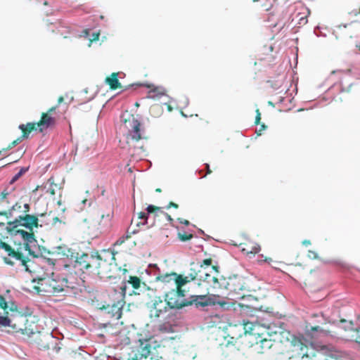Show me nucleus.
I'll return each mask as SVG.
<instances>
[{
    "instance_id": "obj_23",
    "label": "nucleus",
    "mask_w": 360,
    "mask_h": 360,
    "mask_svg": "<svg viewBox=\"0 0 360 360\" xmlns=\"http://www.w3.org/2000/svg\"><path fill=\"white\" fill-rule=\"evenodd\" d=\"M191 298L192 300L190 302H192V304L195 302L197 306L205 307L212 303L211 298L207 295H192Z\"/></svg>"
},
{
    "instance_id": "obj_45",
    "label": "nucleus",
    "mask_w": 360,
    "mask_h": 360,
    "mask_svg": "<svg viewBox=\"0 0 360 360\" xmlns=\"http://www.w3.org/2000/svg\"><path fill=\"white\" fill-rule=\"evenodd\" d=\"M156 89L149 91L148 98H154L155 97Z\"/></svg>"
},
{
    "instance_id": "obj_25",
    "label": "nucleus",
    "mask_w": 360,
    "mask_h": 360,
    "mask_svg": "<svg viewBox=\"0 0 360 360\" xmlns=\"http://www.w3.org/2000/svg\"><path fill=\"white\" fill-rule=\"evenodd\" d=\"M37 122H28L26 124H20L19 129L22 131V138H27L29 134L34 130L37 129Z\"/></svg>"
},
{
    "instance_id": "obj_22",
    "label": "nucleus",
    "mask_w": 360,
    "mask_h": 360,
    "mask_svg": "<svg viewBox=\"0 0 360 360\" xmlns=\"http://www.w3.org/2000/svg\"><path fill=\"white\" fill-rule=\"evenodd\" d=\"M57 33L63 36L64 38H68V34L71 33L70 26L63 20H59L56 22Z\"/></svg>"
},
{
    "instance_id": "obj_20",
    "label": "nucleus",
    "mask_w": 360,
    "mask_h": 360,
    "mask_svg": "<svg viewBox=\"0 0 360 360\" xmlns=\"http://www.w3.org/2000/svg\"><path fill=\"white\" fill-rule=\"evenodd\" d=\"M127 283L130 284L134 288V293L136 295L140 294V292L138 290L141 288L142 285L143 288H144L146 286V284L141 282L140 278L136 276H130Z\"/></svg>"
},
{
    "instance_id": "obj_17",
    "label": "nucleus",
    "mask_w": 360,
    "mask_h": 360,
    "mask_svg": "<svg viewBox=\"0 0 360 360\" xmlns=\"http://www.w3.org/2000/svg\"><path fill=\"white\" fill-rule=\"evenodd\" d=\"M146 210L149 214H153V219L158 217L165 219L170 222L173 221L172 217L168 213L163 211L162 208L160 207L150 205L147 207Z\"/></svg>"
},
{
    "instance_id": "obj_48",
    "label": "nucleus",
    "mask_w": 360,
    "mask_h": 360,
    "mask_svg": "<svg viewBox=\"0 0 360 360\" xmlns=\"http://www.w3.org/2000/svg\"><path fill=\"white\" fill-rule=\"evenodd\" d=\"M58 108V105H56V106H53L51 108H50L47 112H46V113L51 115L52 116L53 113L56 111V110Z\"/></svg>"
},
{
    "instance_id": "obj_60",
    "label": "nucleus",
    "mask_w": 360,
    "mask_h": 360,
    "mask_svg": "<svg viewBox=\"0 0 360 360\" xmlns=\"http://www.w3.org/2000/svg\"><path fill=\"white\" fill-rule=\"evenodd\" d=\"M358 339H359V337H356V342L360 344V338H359V340H358Z\"/></svg>"
},
{
    "instance_id": "obj_9",
    "label": "nucleus",
    "mask_w": 360,
    "mask_h": 360,
    "mask_svg": "<svg viewBox=\"0 0 360 360\" xmlns=\"http://www.w3.org/2000/svg\"><path fill=\"white\" fill-rule=\"evenodd\" d=\"M126 288L127 286L124 283L120 287V292H117L115 291L112 302L101 308V309H105L106 313L115 320H118L122 317V309L125 304Z\"/></svg>"
},
{
    "instance_id": "obj_55",
    "label": "nucleus",
    "mask_w": 360,
    "mask_h": 360,
    "mask_svg": "<svg viewBox=\"0 0 360 360\" xmlns=\"http://www.w3.org/2000/svg\"><path fill=\"white\" fill-rule=\"evenodd\" d=\"M38 345L41 347H43V348H49V345L47 344H44V343H41V342H38Z\"/></svg>"
},
{
    "instance_id": "obj_16",
    "label": "nucleus",
    "mask_w": 360,
    "mask_h": 360,
    "mask_svg": "<svg viewBox=\"0 0 360 360\" xmlns=\"http://www.w3.org/2000/svg\"><path fill=\"white\" fill-rule=\"evenodd\" d=\"M167 305V302L163 301L160 297H155L150 310L151 316L159 317L162 314L166 312Z\"/></svg>"
},
{
    "instance_id": "obj_49",
    "label": "nucleus",
    "mask_w": 360,
    "mask_h": 360,
    "mask_svg": "<svg viewBox=\"0 0 360 360\" xmlns=\"http://www.w3.org/2000/svg\"><path fill=\"white\" fill-rule=\"evenodd\" d=\"M23 208H24L23 212H25V214H28V212L30 210V205L27 203H25L23 205Z\"/></svg>"
},
{
    "instance_id": "obj_29",
    "label": "nucleus",
    "mask_w": 360,
    "mask_h": 360,
    "mask_svg": "<svg viewBox=\"0 0 360 360\" xmlns=\"http://www.w3.org/2000/svg\"><path fill=\"white\" fill-rule=\"evenodd\" d=\"M8 303L6 302L4 297L0 295V309L3 311L1 316H6L8 314Z\"/></svg>"
},
{
    "instance_id": "obj_21",
    "label": "nucleus",
    "mask_w": 360,
    "mask_h": 360,
    "mask_svg": "<svg viewBox=\"0 0 360 360\" xmlns=\"http://www.w3.org/2000/svg\"><path fill=\"white\" fill-rule=\"evenodd\" d=\"M40 218H42V219L44 218L45 220H43V224L44 225H56L57 222L61 223L62 221L58 217L54 216L51 212L47 213H40L39 214Z\"/></svg>"
},
{
    "instance_id": "obj_52",
    "label": "nucleus",
    "mask_w": 360,
    "mask_h": 360,
    "mask_svg": "<svg viewBox=\"0 0 360 360\" xmlns=\"http://www.w3.org/2000/svg\"><path fill=\"white\" fill-rule=\"evenodd\" d=\"M46 192L50 193L51 195H54L56 194L55 189L53 188L52 186H51V187L48 188Z\"/></svg>"
},
{
    "instance_id": "obj_3",
    "label": "nucleus",
    "mask_w": 360,
    "mask_h": 360,
    "mask_svg": "<svg viewBox=\"0 0 360 360\" xmlns=\"http://www.w3.org/2000/svg\"><path fill=\"white\" fill-rule=\"evenodd\" d=\"M120 129L126 132L125 142L131 155H140L145 151L143 140L146 136L141 122L133 115H129L123 120Z\"/></svg>"
},
{
    "instance_id": "obj_19",
    "label": "nucleus",
    "mask_w": 360,
    "mask_h": 360,
    "mask_svg": "<svg viewBox=\"0 0 360 360\" xmlns=\"http://www.w3.org/2000/svg\"><path fill=\"white\" fill-rule=\"evenodd\" d=\"M261 250L260 245L254 242H248L244 243L241 248V251L246 255H255Z\"/></svg>"
},
{
    "instance_id": "obj_10",
    "label": "nucleus",
    "mask_w": 360,
    "mask_h": 360,
    "mask_svg": "<svg viewBox=\"0 0 360 360\" xmlns=\"http://www.w3.org/2000/svg\"><path fill=\"white\" fill-rule=\"evenodd\" d=\"M186 291L182 287L176 286L165 295V301L171 309H181L184 307L191 305L192 302L186 298Z\"/></svg>"
},
{
    "instance_id": "obj_28",
    "label": "nucleus",
    "mask_w": 360,
    "mask_h": 360,
    "mask_svg": "<svg viewBox=\"0 0 360 360\" xmlns=\"http://www.w3.org/2000/svg\"><path fill=\"white\" fill-rule=\"evenodd\" d=\"M259 341L261 344V347L263 349L264 353H265L267 350L271 348L273 346V342L271 340L266 338H261L259 337Z\"/></svg>"
},
{
    "instance_id": "obj_11",
    "label": "nucleus",
    "mask_w": 360,
    "mask_h": 360,
    "mask_svg": "<svg viewBox=\"0 0 360 360\" xmlns=\"http://www.w3.org/2000/svg\"><path fill=\"white\" fill-rule=\"evenodd\" d=\"M257 325H253L252 323L247 322L244 323V329L245 333L248 335L245 336V341L249 345V353L253 355L264 354L263 349L261 347L259 339L256 338L258 333L255 331Z\"/></svg>"
},
{
    "instance_id": "obj_63",
    "label": "nucleus",
    "mask_w": 360,
    "mask_h": 360,
    "mask_svg": "<svg viewBox=\"0 0 360 360\" xmlns=\"http://www.w3.org/2000/svg\"><path fill=\"white\" fill-rule=\"evenodd\" d=\"M4 225H5L4 222H0V226H4Z\"/></svg>"
},
{
    "instance_id": "obj_57",
    "label": "nucleus",
    "mask_w": 360,
    "mask_h": 360,
    "mask_svg": "<svg viewBox=\"0 0 360 360\" xmlns=\"http://www.w3.org/2000/svg\"><path fill=\"white\" fill-rule=\"evenodd\" d=\"M64 101L63 96H60L58 99V106L59 104H60Z\"/></svg>"
},
{
    "instance_id": "obj_36",
    "label": "nucleus",
    "mask_w": 360,
    "mask_h": 360,
    "mask_svg": "<svg viewBox=\"0 0 360 360\" xmlns=\"http://www.w3.org/2000/svg\"><path fill=\"white\" fill-rule=\"evenodd\" d=\"M27 171V168L22 167L19 172L14 175V176L11 180V184H13L23 174H25Z\"/></svg>"
},
{
    "instance_id": "obj_46",
    "label": "nucleus",
    "mask_w": 360,
    "mask_h": 360,
    "mask_svg": "<svg viewBox=\"0 0 360 360\" xmlns=\"http://www.w3.org/2000/svg\"><path fill=\"white\" fill-rule=\"evenodd\" d=\"M102 252L103 253H109L110 255H111V259L115 260V252L113 250H103L102 251Z\"/></svg>"
},
{
    "instance_id": "obj_58",
    "label": "nucleus",
    "mask_w": 360,
    "mask_h": 360,
    "mask_svg": "<svg viewBox=\"0 0 360 360\" xmlns=\"http://www.w3.org/2000/svg\"><path fill=\"white\" fill-rule=\"evenodd\" d=\"M302 244L304 245H309L311 244V242L310 240H305L302 242Z\"/></svg>"
},
{
    "instance_id": "obj_13",
    "label": "nucleus",
    "mask_w": 360,
    "mask_h": 360,
    "mask_svg": "<svg viewBox=\"0 0 360 360\" xmlns=\"http://www.w3.org/2000/svg\"><path fill=\"white\" fill-rule=\"evenodd\" d=\"M291 345L295 347L293 351H297V352L290 356L288 360H310V356L307 352L308 347L302 342L301 339L292 335Z\"/></svg>"
},
{
    "instance_id": "obj_4",
    "label": "nucleus",
    "mask_w": 360,
    "mask_h": 360,
    "mask_svg": "<svg viewBox=\"0 0 360 360\" xmlns=\"http://www.w3.org/2000/svg\"><path fill=\"white\" fill-rule=\"evenodd\" d=\"M114 212L112 210H104L101 207L94 210L91 217L86 218L89 234L98 238L103 233H108L112 226Z\"/></svg>"
},
{
    "instance_id": "obj_44",
    "label": "nucleus",
    "mask_w": 360,
    "mask_h": 360,
    "mask_svg": "<svg viewBox=\"0 0 360 360\" xmlns=\"http://www.w3.org/2000/svg\"><path fill=\"white\" fill-rule=\"evenodd\" d=\"M212 259L211 258H208V259H205L202 264H200V266H202L203 265H205V266H210L211 264H212Z\"/></svg>"
},
{
    "instance_id": "obj_31",
    "label": "nucleus",
    "mask_w": 360,
    "mask_h": 360,
    "mask_svg": "<svg viewBox=\"0 0 360 360\" xmlns=\"http://www.w3.org/2000/svg\"><path fill=\"white\" fill-rule=\"evenodd\" d=\"M18 208H21V205L19 203H15L12 206V209L8 211L0 212V216H5L6 219H9L12 217V210H15Z\"/></svg>"
},
{
    "instance_id": "obj_27",
    "label": "nucleus",
    "mask_w": 360,
    "mask_h": 360,
    "mask_svg": "<svg viewBox=\"0 0 360 360\" xmlns=\"http://www.w3.org/2000/svg\"><path fill=\"white\" fill-rule=\"evenodd\" d=\"M304 271V269L302 266V265H295L290 269V272L291 274L290 276L295 280L296 278H300Z\"/></svg>"
},
{
    "instance_id": "obj_2",
    "label": "nucleus",
    "mask_w": 360,
    "mask_h": 360,
    "mask_svg": "<svg viewBox=\"0 0 360 360\" xmlns=\"http://www.w3.org/2000/svg\"><path fill=\"white\" fill-rule=\"evenodd\" d=\"M11 314L6 316H1L0 311V326L11 327L15 332L21 333L29 337L37 335L36 340L39 339L41 341V334L39 327L33 319H29L22 312L18 311L17 306L13 303L9 308Z\"/></svg>"
},
{
    "instance_id": "obj_64",
    "label": "nucleus",
    "mask_w": 360,
    "mask_h": 360,
    "mask_svg": "<svg viewBox=\"0 0 360 360\" xmlns=\"http://www.w3.org/2000/svg\"><path fill=\"white\" fill-rule=\"evenodd\" d=\"M359 50L360 51V45L359 46H357Z\"/></svg>"
},
{
    "instance_id": "obj_41",
    "label": "nucleus",
    "mask_w": 360,
    "mask_h": 360,
    "mask_svg": "<svg viewBox=\"0 0 360 360\" xmlns=\"http://www.w3.org/2000/svg\"><path fill=\"white\" fill-rule=\"evenodd\" d=\"M23 139L22 137H19L17 139L13 141L7 148H4L3 150H8L9 149H11L12 148H13L14 146H15L16 145H18L20 142L22 141Z\"/></svg>"
},
{
    "instance_id": "obj_32",
    "label": "nucleus",
    "mask_w": 360,
    "mask_h": 360,
    "mask_svg": "<svg viewBox=\"0 0 360 360\" xmlns=\"http://www.w3.org/2000/svg\"><path fill=\"white\" fill-rule=\"evenodd\" d=\"M177 236L178 238L182 242L188 241L193 238V235L192 233H186L181 232H178Z\"/></svg>"
},
{
    "instance_id": "obj_56",
    "label": "nucleus",
    "mask_w": 360,
    "mask_h": 360,
    "mask_svg": "<svg viewBox=\"0 0 360 360\" xmlns=\"http://www.w3.org/2000/svg\"><path fill=\"white\" fill-rule=\"evenodd\" d=\"M104 328H106L107 331H108L109 329L112 328V326L110 323H106V324H104Z\"/></svg>"
},
{
    "instance_id": "obj_1",
    "label": "nucleus",
    "mask_w": 360,
    "mask_h": 360,
    "mask_svg": "<svg viewBox=\"0 0 360 360\" xmlns=\"http://www.w3.org/2000/svg\"><path fill=\"white\" fill-rule=\"evenodd\" d=\"M75 266L80 271L88 274H96L108 278H121L125 277L128 270L126 265L118 267L117 264L108 263L98 250H91L89 253H77L75 257Z\"/></svg>"
},
{
    "instance_id": "obj_39",
    "label": "nucleus",
    "mask_w": 360,
    "mask_h": 360,
    "mask_svg": "<svg viewBox=\"0 0 360 360\" xmlns=\"http://www.w3.org/2000/svg\"><path fill=\"white\" fill-rule=\"evenodd\" d=\"M23 139L22 137H19L17 139L13 141L7 148H4L3 150H8L9 149H11L12 148H13L14 146H15L16 145H18L20 142L22 141Z\"/></svg>"
},
{
    "instance_id": "obj_50",
    "label": "nucleus",
    "mask_w": 360,
    "mask_h": 360,
    "mask_svg": "<svg viewBox=\"0 0 360 360\" xmlns=\"http://www.w3.org/2000/svg\"><path fill=\"white\" fill-rule=\"evenodd\" d=\"M178 221L182 224H184L186 226H188L190 224V222L187 219H182V218H178Z\"/></svg>"
},
{
    "instance_id": "obj_33",
    "label": "nucleus",
    "mask_w": 360,
    "mask_h": 360,
    "mask_svg": "<svg viewBox=\"0 0 360 360\" xmlns=\"http://www.w3.org/2000/svg\"><path fill=\"white\" fill-rule=\"evenodd\" d=\"M10 193L7 190H4L0 193V204L9 203Z\"/></svg>"
},
{
    "instance_id": "obj_34",
    "label": "nucleus",
    "mask_w": 360,
    "mask_h": 360,
    "mask_svg": "<svg viewBox=\"0 0 360 360\" xmlns=\"http://www.w3.org/2000/svg\"><path fill=\"white\" fill-rule=\"evenodd\" d=\"M329 357L335 360H342L346 356L342 352L335 351L330 353Z\"/></svg>"
},
{
    "instance_id": "obj_61",
    "label": "nucleus",
    "mask_w": 360,
    "mask_h": 360,
    "mask_svg": "<svg viewBox=\"0 0 360 360\" xmlns=\"http://www.w3.org/2000/svg\"><path fill=\"white\" fill-rule=\"evenodd\" d=\"M155 191L158 192V193H160L162 191V190L158 188L155 189Z\"/></svg>"
},
{
    "instance_id": "obj_47",
    "label": "nucleus",
    "mask_w": 360,
    "mask_h": 360,
    "mask_svg": "<svg viewBox=\"0 0 360 360\" xmlns=\"http://www.w3.org/2000/svg\"><path fill=\"white\" fill-rule=\"evenodd\" d=\"M308 255L312 259H316L318 257L317 253L314 251H309Z\"/></svg>"
},
{
    "instance_id": "obj_6",
    "label": "nucleus",
    "mask_w": 360,
    "mask_h": 360,
    "mask_svg": "<svg viewBox=\"0 0 360 360\" xmlns=\"http://www.w3.org/2000/svg\"><path fill=\"white\" fill-rule=\"evenodd\" d=\"M0 249L4 250L7 254V256L4 257L3 259L6 264L11 266L18 265L30 273L34 271L33 269L34 262L25 255V250L22 246L15 249L10 245L0 240Z\"/></svg>"
},
{
    "instance_id": "obj_7",
    "label": "nucleus",
    "mask_w": 360,
    "mask_h": 360,
    "mask_svg": "<svg viewBox=\"0 0 360 360\" xmlns=\"http://www.w3.org/2000/svg\"><path fill=\"white\" fill-rule=\"evenodd\" d=\"M38 284L35 289L38 292H42L46 296H57L60 294L65 295L70 290L75 288L74 286L69 285L66 278H44L39 279Z\"/></svg>"
},
{
    "instance_id": "obj_40",
    "label": "nucleus",
    "mask_w": 360,
    "mask_h": 360,
    "mask_svg": "<svg viewBox=\"0 0 360 360\" xmlns=\"http://www.w3.org/2000/svg\"><path fill=\"white\" fill-rule=\"evenodd\" d=\"M23 139L22 137H19L17 139L13 141L7 148H4L3 150H8L9 149H11L12 148H13L14 146H15L16 145H18L20 142L22 141Z\"/></svg>"
},
{
    "instance_id": "obj_38",
    "label": "nucleus",
    "mask_w": 360,
    "mask_h": 360,
    "mask_svg": "<svg viewBox=\"0 0 360 360\" xmlns=\"http://www.w3.org/2000/svg\"><path fill=\"white\" fill-rule=\"evenodd\" d=\"M324 331L325 330L320 326H310V328L307 329V332L309 333H312L313 332L323 333Z\"/></svg>"
},
{
    "instance_id": "obj_62",
    "label": "nucleus",
    "mask_w": 360,
    "mask_h": 360,
    "mask_svg": "<svg viewBox=\"0 0 360 360\" xmlns=\"http://www.w3.org/2000/svg\"><path fill=\"white\" fill-rule=\"evenodd\" d=\"M43 4H44V5H45V6L48 5V2H47L46 1H44V3H43Z\"/></svg>"
},
{
    "instance_id": "obj_8",
    "label": "nucleus",
    "mask_w": 360,
    "mask_h": 360,
    "mask_svg": "<svg viewBox=\"0 0 360 360\" xmlns=\"http://www.w3.org/2000/svg\"><path fill=\"white\" fill-rule=\"evenodd\" d=\"M6 230L11 233L19 226L25 227L28 231H33L34 228L41 227L43 226V219L39 214H25L16 217L13 221L6 222Z\"/></svg>"
},
{
    "instance_id": "obj_30",
    "label": "nucleus",
    "mask_w": 360,
    "mask_h": 360,
    "mask_svg": "<svg viewBox=\"0 0 360 360\" xmlns=\"http://www.w3.org/2000/svg\"><path fill=\"white\" fill-rule=\"evenodd\" d=\"M131 237V233L127 232L124 235L120 237L113 244L114 246H119L122 245L126 240Z\"/></svg>"
},
{
    "instance_id": "obj_43",
    "label": "nucleus",
    "mask_w": 360,
    "mask_h": 360,
    "mask_svg": "<svg viewBox=\"0 0 360 360\" xmlns=\"http://www.w3.org/2000/svg\"><path fill=\"white\" fill-rule=\"evenodd\" d=\"M161 110V107L158 105H154L150 107V112L153 113V112L157 111L159 112Z\"/></svg>"
},
{
    "instance_id": "obj_26",
    "label": "nucleus",
    "mask_w": 360,
    "mask_h": 360,
    "mask_svg": "<svg viewBox=\"0 0 360 360\" xmlns=\"http://www.w3.org/2000/svg\"><path fill=\"white\" fill-rule=\"evenodd\" d=\"M105 82L110 86V89L115 90L122 87L117 78V73L113 72L110 77H106Z\"/></svg>"
},
{
    "instance_id": "obj_15",
    "label": "nucleus",
    "mask_w": 360,
    "mask_h": 360,
    "mask_svg": "<svg viewBox=\"0 0 360 360\" xmlns=\"http://www.w3.org/2000/svg\"><path fill=\"white\" fill-rule=\"evenodd\" d=\"M56 118L46 112H42L41 119L37 122V126L40 132L51 127L56 124Z\"/></svg>"
},
{
    "instance_id": "obj_54",
    "label": "nucleus",
    "mask_w": 360,
    "mask_h": 360,
    "mask_svg": "<svg viewBox=\"0 0 360 360\" xmlns=\"http://www.w3.org/2000/svg\"><path fill=\"white\" fill-rule=\"evenodd\" d=\"M205 167H206V170H207V174H211L212 173V170L210 168V165L208 164H205Z\"/></svg>"
},
{
    "instance_id": "obj_24",
    "label": "nucleus",
    "mask_w": 360,
    "mask_h": 360,
    "mask_svg": "<svg viewBox=\"0 0 360 360\" xmlns=\"http://www.w3.org/2000/svg\"><path fill=\"white\" fill-rule=\"evenodd\" d=\"M340 323L342 324H345L342 327L346 330V331H350L354 333V334L351 335L349 337L352 339H354L356 341V337L360 338V335H358L359 333V329L358 328H354V323L352 321H347L345 319H341Z\"/></svg>"
},
{
    "instance_id": "obj_35",
    "label": "nucleus",
    "mask_w": 360,
    "mask_h": 360,
    "mask_svg": "<svg viewBox=\"0 0 360 360\" xmlns=\"http://www.w3.org/2000/svg\"><path fill=\"white\" fill-rule=\"evenodd\" d=\"M259 259H258V262L259 264L262 263H266L269 265H272V262H274V261L272 259V258L269 257H264L263 255H261L259 256Z\"/></svg>"
},
{
    "instance_id": "obj_14",
    "label": "nucleus",
    "mask_w": 360,
    "mask_h": 360,
    "mask_svg": "<svg viewBox=\"0 0 360 360\" xmlns=\"http://www.w3.org/2000/svg\"><path fill=\"white\" fill-rule=\"evenodd\" d=\"M212 269L215 270L214 274L205 273L204 276H201V279L203 282L206 283L210 288L213 289H219L221 284L218 278L219 272L217 271V266H213Z\"/></svg>"
},
{
    "instance_id": "obj_12",
    "label": "nucleus",
    "mask_w": 360,
    "mask_h": 360,
    "mask_svg": "<svg viewBox=\"0 0 360 360\" xmlns=\"http://www.w3.org/2000/svg\"><path fill=\"white\" fill-rule=\"evenodd\" d=\"M197 273L193 272L188 276H183L175 272L160 274L156 279L158 281L162 283L163 284H168L172 283L174 286L183 287L186 283L193 281L196 278Z\"/></svg>"
},
{
    "instance_id": "obj_51",
    "label": "nucleus",
    "mask_w": 360,
    "mask_h": 360,
    "mask_svg": "<svg viewBox=\"0 0 360 360\" xmlns=\"http://www.w3.org/2000/svg\"><path fill=\"white\" fill-rule=\"evenodd\" d=\"M171 207H174L175 209H177L179 207V205L173 202H170L168 205L167 206V209H169Z\"/></svg>"
},
{
    "instance_id": "obj_37",
    "label": "nucleus",
    "mask_w": 360,
    "mask_h": 360,
    "mask_svg": "<svg viewBox=\"0 0 360 360\" xmlns=\"http://www.w3.org/2000/svg\"><path fill=\"white\" fill-rule=\"evenodd\" d=\"M150 216L153 217V214H149L148 212L147 213L143 212L139 213V218L143 220V224H147V221Z\"/></svg>"
},
{
    "instance_id": "obj_5",
    "label": "nucleus",
    "mask_w": 360,
    "mask_h": 360,
    "mask_svg": "<svg viewBox=\"0 0 360 360\" xmlns=\"http://www.w3.org/2000/svg\"><path fill=\"white\" fill-rule=\"evenodd\" d=\"M164 346H153L150 339L139 340L130 347L127 360H161L163 359Z\"/></svg>"
},
{
    "instance_id": "obj_42",
    "label": "nucleus",
    "mask_w": 360,
    "mask_h": 360,
    "mask_svg": "<svg viewBox=\"0 0 360 360\" xmlns=\"http://www.w3.org/2000/svg\"><path fill=\"white\" fill-rule=\"evenodd\" d=\"M256 117H255V124H259L261 120V113L259 109L256 110Z\"/></svg>"
},
{
    "instance_id": "obj_18",
    "label": "nucleus",
    "mask_w": 360,
    "mask_h": 360,
    "mask_svg": "<svg viewBox=\"0 0 360 360\" xmlns=\"http://www.w3.org/2000/svg\"><path fill=\"white\" fill-rule=\"evenodd\" d=\"M16 233H19L21 234L22 238L25 240V243L22 245V247L24 248V250L25 251H28L29 254L31 252V250L30 248L29 243H32L33 241H35L34 239V234L33 231H24V230H18L15 229L14 231Z\"/></svg>"
},
{
    "instance_id": "obj_53",
    "label": "nucleus",
    "mask_w": 360,
    "mask_h": 360,
    "mask_svg": "<svg viewBox=\"0 0 360 360\" xmlns=\"http://www.w3.org/2000/svg\"><path fill=\"white\" fill-rule=\"evenodd\" d=\"M314 317L319 318V316L317 314L314 315ZM320 318L323 320V321H320L321 324H326V319L323 317V315L320 316Z\"/></svg>"
},
{
    "instance_id": "obj_59",
    "label": "nucleus",
    "mask_w": 360,
    "mask_h": 360,
    "mask_svg": "<svg viewBox=\"0 0 360 360\" xmlns=\"http://www.w3.org/2000/svg\"><path fill=\"white\" fill-rule=\"evenodd\" d=\"M263 6L266 7V8H265V10L268 11H269V10L271 8V7H272V4H271V3H270V4H269V6H266L265 5H264Z\"/></svg>"
}]
</instances>
